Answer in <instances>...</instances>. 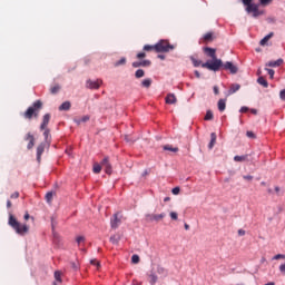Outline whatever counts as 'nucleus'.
Listing matches in <instances>:
<instances>
[{"mask_svg":"<svg viewBox=\"0 0 285 285\" xmlns=\"http://www.w3.org/2000/svg\"><path fill=\"white\" fill-rule=\"evenodd\" d=\"M204 52L213 60L202 63V68H206L207 70H212L213 72H218L219 68L224 66V62L222 61V59H217V50L210 47H205Z\"/></svg>","mask_w":285,"mask_h":285,"instance_id":"nucleus-1","label":"nucleus"},{"mask_svg":"<svg viewBox=\"0 0 285 285\" xmlns=\"http://www.w3.org/2000/svg\"><path fill=\"white\" fill-rule=\"evenodd\" d=\"M243 6H245V10L247 14H253V17H259L262 12L259 11V4L254 3L253 0H240ZM261 6H269L273 3V0H259Z\"/></svg>","mask_w":285,"mask_h":285,"instance_id":"nucleus-2","label":"nucleus"},{"mask_svg":"<svg viewBox=\"0 0 285 285\" xmlns=\"http://www.w3.org/2000/svg\"><path fill=\"white\" fill-rule=\"evenodd\" d=\"M9 226H11L18 235H26L30 230L28 225L19 223V220H17L12 215L9 216Z\"/></svg>","mask_w":285,"mask_h":285,"instance_id":"nucleus-3","label":"nucleus"},{"mask_svg":"<svg viewBox=\"0 0 285 285\" xmlns=\"http://www.w3.org/2000/svg\"><path fill=\"white\" fill-rule=\"evenodd\" d=\"M41 108H43V102H41V100L35 101L32 106L29 107L23 114L24 119H32V117L37 119V117H39Z\"/></svg>","mask_w":285,"mask_h":285,"instance_id":"nucleus-4","label":"nucleus"},{"mask_svg":"<svg viewBox=\"0 0 285 285\" xmlns=\"http://www.w3.org/2000/svg\"><path fill=\"white\" fill-rule=\"evenodd\" d=\"M175 50V45H170L168 40H160L156 43V52H170Z\"/></svg>","mask_w":285,"mask_h":285,"instance_id":"nucleus-5","label":"nucleus"},{"mask_svg":"<svg viewBox=\"0 0 285 285\" xmlns=\"http://www.w3.org/2000/svg\"><path fill=\"white\" fill-rule=\"evenodd\" d=\"M164 217H166V213H161V214H147L145 216L146 222H161V219H164Z\"/></svg>","mask_w":285,"mask_h":285,"instance_id":"nucleus-6","label":"nucleus"},{"mask_svg":"<svg viewBox=\"0 0 285 285\" xmlns=\"http://www.w3.org/2000/svg\"><path fill=\"white\" fill-rule=\"evenodd\" d=\"M121 213H116L114 214L111 220H110V225L111 228L117 229L119 228L120 224H121Z\"/></svg>","mask_w":285,"mask_h":285,"instance_id":"nucleus-7","label":"nucleus"},{"mask_svg":"<svg viewBox=\"0 0 285 285\" xmlns=\"http://www.w3.org/2000/svg\"><path fill=\"white\" fill-rule=\"evenodd\" d=\"M101 83H104L101 79L87 80V88H90V90H99V88L101 87Z\"/></svg>","mask_w":285,"mask_h":285,"instance_id":"nucleus-8","label":"nucleus"},{"mask_svg":"<svg viewBox=\"0 0 285 285\" xmlns=\"http://www.w3.org/2000/svg\"><path fill=\"white\" fill-rule=\"evenodd\" d=\"M225 70H229L232 75H237V71L239 70L237 66H235L233 62L227 61L222 66Z\"/></svg>","mask_w":285,"mask_h":285,"instance_id":"nucleus-9","label":"nucleus"},{"mask_svg":"<svg viewBox=\"0 0 285 285\" xmlns=\"http://www.w3.org/2000/svg\"><path fill=\"white\" fill-rule=\"evenodd\" d=\"M101 167L105 168V173L107 175H112V166L110 165V161L108 160V157H105L102 159Z\"/></svg>","mask_w":285,"mask_h":285,"instance_id":"nucleus-10","label":"nucleus"},{"mask_svg":"<svg viewBox=\"0 0 285 285\" xmlns=\"http://www.w3.org/2000/svg\"><path fill=\"white\" fill-rule=\"evenodd\" d=\"M26 141H29V144L27 145L28 150H32V148H35V136H32V134H27V136L24 137Z\"/></svg>","mask_w":285,"mask_h":285,"instance_id":"nucleus-11","label":"nucleus"},{"mask_svg":"<svg viewBox=\"0 0 285 285\" xmlns=\"http://www.w3.org/2000/svg\"><path fill=\"white\" fill-rule=\"evenodd\" d=\"M45 150H46V144L41 142L37 147V161H41V156L43 155Z\"/></svg>","mask_w":285,"mask_h":285,"instance_id":"nucleus-12","label":"nucleus"},{"mask_svg":"<svg viewBox=\"0 0 285 285\" xmlns=\"http://www.w3.org/2000/svg\"><path fill=\"white\" fill-rule=\"evenodd\" d=\"M50 124V114H46L42 118V124L40 125V130H46Z\"/></svg>","mask_w":285,"mask_h":285,"instance_id":"nucleus-13","label":"nucleus"},{"mask_svg":"<svg viewBox=\"0 0 285 285\" xmlns=\"http://www.w3.org/2000/svg\"><path fill=\"white\" fill-rule=\"evenodd\" d=\"M282 63H284V59H278V60H272L269 62L266 63V66H268L269 68H279V66H282Z\"/></svg>","mask_w":285,"mask_h":285,"instance_id":"nucleus-14","label":"nucleus"},{"mask_svg":"<svg viewBox=\"0 0 285 285\" xmlns=\"http://www.w3.org/2000/svg\"><path fill=\"white\" fill-rule=\"evenodd\" d=\"M75 124H77V126H81V124H86V121H90V116H82L81 118L77 117L73 118Z\"/></svg>","mask_w":285,"mask_h":285,"instance_id":"nucleus-15","label":"nucleus"},{"mask_svg":"<svg viewBox=\"0 0 285 285\" xmlns=\"http://www.w3.org/2000/svg\"><path fill=\"white\" fill-rule=\"evenodd\" d=\"M166 104L174 105L177 104V97L175 94H168L165 98Z\"/></svg>","mask_w":285,"mask_h":285,"instance_id":"nucleus-16","label":"nucleus"},{"mask_svg":"<svg viewBox=\"0 0 285 285\" xmlns=\"http://www.w3.org/2000/svg\"><path fill=\"white\" fill-rule=\"evenodd\" d=\"M215 144H217V134L212 132L210 134V142L208 144L209 150H213V148H215Z\"/></svg>","mask_w":285,"mask_h":285,"instance_id":"nucleus-17","label":"nucleus"},{"mask_svg":"<svg viewBox=\"0 0 285 285\" xmlns=\"http://www.w3.org/2000/svg\"><path fill=\"white\" fill-rule=\"evenodd\" d=\"M70 108H72V104H70V101H65V102H62L59 106L58 110H60V111H63V110L68 111V110H70Z\"/></svg>","mask_w":285,"mask_h":285,"instance_id":"nucleus-18","label":"nucleus"},{"mask_svg":"<svg viewBox=\"0 0 285 285\" xmlns=\"http://www.w3.org/2000/svg\"><path fill=\"white\" fill-rule=\"evenodd\" d=\"M142 50L145 52H157L156 45H145Z\"/></svg>","mask_w":285,"mask_h":285,"instance_id":"nucleus-19","label":"nucleus"},{"mask_svg":"<svg viewBox=\"0 0 285 285\" xmlns=\"http://www.w3.org/2000/svg\"><path fill=\"white\" fill-rule=\"evenodd\" d=\"M274 33L271 32L267 36H265L262 40H261V46H266L268 43V41H271V39H273Z\"/></svg>","mask_w":285,"mask_h":285,"instance_id":"nucleus-20","label":"nucleus"},{"mask_svg":"<svg viewBox=\"0 0 285 285\" xmlns=\"http://www.w3.org/2000/svg\"><path fill=\"white\" fill-rule=\"evenodd\" d=\"M153 86V79L151 78H146L141 81V87L142 88H150Z\"/></svg>","mask_w":285,"mask_h":285,"instance_id":"nucleus-21","label":"nucleus"},{"mask_svg":"<svg viewBox=\"0 0 285 285\" xmlns=\"http://www.w3.org/2000/svg\"><path fill=\"white\" fill-rule=\"evenodd\" d=\"M218 110L220 112H224V110H226V99H219L218 100Z\"/></svg>","mask_w":285,"mask_h":285,"instance_id":"nucleus-22","label":"nucleus"},{"mask_svg":"<svg viewBox=\"0 0 285 285\" xmlns=\"http://www.w3.org/2000/svg\"><path fill=\"white\" fill-rule=\"evenodd\" d=\"M213 39H215V35H214L213 32H207V33H205V36H204V41H205L206 43L213 41Z\"/></svg>","mask_w":285,"mask_h":285,"instance_id":"nucleus-23","label":"nucleus"},{"mask_svg":"<svg viewBox=\"0 0 285 285\" xmlns=\"http://www.w3.org/2000/svg\"><path fill=\"white\" fill-rule=\"evenodd\" d=\"M239 88H242V86L239 83H233L229 89V95H235V92H237V90H239Z\"/></svg>","mask_w":285,"mask_h":285,"instance_id":"nucleus-24","label":"nucleus"},{"mask_svg":"<svg viewBox=\"0 0 285 285\" xmlns=\"http://www.w3.org/2000/svg\"><path fill=\"white\" fill-rule=\"evenodd\" d=\"M164 150H169L170 153H179V148L178 147H171L170 145H165L163 147Z\"/></svg>","mask_w":285,"mask_h":285,"instance_id":"nucleus-25","label":"nucleus"},{"mask_svg":"<svg viewBox=\"0 0 285 285\" xmlns=\"http://www.w3.org/2000/svg\"><path fill=\"white\" fill-rule=\"evenodd\" d=\"M257 83H259L261 86H263L264 88H268V81L264 78V77H259L257 79Z\"/></svg>","mask_w":285,"mask_h":285,"instance_id":"nucleus-26","label":"nucleus"},{"mask_svg":"<svg viewBox=\"0 0 285 285\" xmlns=\"http://www.w3.org/2000/svg\"><path fill=\"white\" fill-rule=\"evenodd\" d=\"M120 240H121L120 235H114V236L110 237L111 244H119Z\"/></svg>","mask_w":285,"mask_h":285,"instance_id":"nucleus-27","label":"nucleus"},{"mask_svg":"<svg viewBox=\"0 0 285 285\" xmlns=\"http://www.w3.org/2000/svg\"><path fill=\"white\" fill-rule=\"evenodd\" d=\"M59 90H61V86H59V85H55L53 87L50 88L51 95H57V92H59Z\"/></svg>","mask_w":285,"mask_h":285,"instance_id":"nucleus-28","label":"nucleus"},{"mask_svg":"<svg viewBox=\"0 0 285 285\" xmlns=\"http://www.w3.org/2000/svg\"><path fill=\"white\" fill-rule=\"evenodd\" d=\"M145 75H146V72L144 71V69H138V70L135 72L136 79H141V77H144Z\"/></svg>","mask_w":285,"mask_h":285,"instance_id":"nucleus-29","label":"nucleus"},{"mask_svg":"<svg viewBox=\"0 0 285 285\" xmlns=\"http://www.w3.org/2000/svg\"><path fill=\"white\" fill-rule=\"evenodd\" d=\"M115 68H119V66H126V58H121L120 60L114 63Z\"/></svg>","mask_w":285,"mask_h":285,"instance_id":"nucleus-30","label":"nucleus"},{"mask_svg":"<svg viewBox=\"0 0 285 285\" xmlns=\"http://www.w3.org/2000/svg\"><path fill=\"white\" fill-rule=\"evenodd\" d=\"M214 115L210 110H207L205 115V121H213Z\"/></svg>","mask_w":285,"mask_h":285,"instance_id":"nucleus-31","label":"nucleus"},{"mask_svg":"<svg viewBox=\"0 0 285 285\" xmlns=\"http://www.w3.org/2000/svg\"><path fill=\"white\" fill-rule=\"evenodd\" d=\"M149 284H151V285L157 284V275H155V274L149 275Z\"/></svg>","mask_w":285,"mask_h":285,"instance_id":"nucleus-32","label":"nucleus"},{"mask_svg":"<svg viewBox=\"0 0 285 285\" xmlns=\"http://www.w3.org/2000/svg\"><path fill=\"white\" fill-rule=\"evenodd\" d=\"M191 63H194L195 68H199V65L202 63L200 60H197L194 56L190 57Z\"/></svg>","mask_w":285,"mask_h":285,"instance_id":"nucleus-33","label":"nucleus"},{"mask_svg":"<svg viewBox=\"0 0 285 285\" xmlns=\"http://www.w3.org/2000/svg\"><path fill=\"white\" fill-rule=\"evenodd\" d=\"M151 61L150 60H142L140 61V66L141 68H148L149 66H151Z\"/></svg>","mask_w":285,"mask_h":285,"instance_id":"nucleus-34","label":"nucleus"},{"mask_svg":"<svg viewBox=\"0 0 285 285\" xmlns=\"http://www.w3.org/2000/svg\"><path fill=\"white\" fill-rule=\"evenodd\" d=\"M94 173H95L96 175H99V173H101V165L95 164V165H94Z\"/></svg>","mask_w":285,"mask_h":285,"instance_id":"nucleus-35","label":"nucleus"},{"mask_svg":"<svg viewBox=\"0 0 285 285\" xmlns=\"http://www.w3.org/2000/svg\"><path fill=\"white\" fill-rule=\"evenodd\" d=\"M55 279L56 282H59L61 284V272L59 271L55 272Z\"/></svg>","mask_w":285,"mask_h":285,"instance_id":"nucleus-36","label":"nucleus"},{"mask_svg":"<svg viewBox=\"0 0 285 285\" xmlns=\"http://www.w3.org/2000/svg\"><path fill=\"white\" fill-rule=\"evenodd\" d=\"M132 264H139V255L135 254L131 256Z\"/></svg>","mask_w":285,"mask_h":285,"instance_id":"nucleus-37","label":"nucleus"},{"mask_svg":"<svg viewBox=\"0 0 285 285\" xmlns=\"http://www.w3.org/2000/svg\"><path fill=\"white\" fill-rule=\"evenodd\" d=\"M234 161H246V156H235Z\"/></svg>","mask_w":285,"mask_h":285,"instance_id":"nucleus-38","label":"nucleus"},{"mask_svg":"<svg viewBox=\"0 0 285 285\" xmlns=\"http://www.w3.org/2000/svg\"><path fill=\"white\" fill-rule=\"evenodd\" d=\"M46 200L48 204H50V202H52V191L47 193Z\"/></svg>","mask_w":285,"mask_h":285,"instance_id":"nucleus-39","label":"nucleus"},{"mask_svg":"<svg viewBox=\"0 0 285 285\" xmlns=\"http://www.w3.org/2000/svg\"><path fill=\"white\" fill-rule=\"evenodd\" d=\"M76 242H77V244L79 245V244L86 242V237H83V236H78V237L76 238Z\"/></svg>","mask_w":285,"mask_h":285,"instance_id":"nucleus-40","label":"nucleus"},{"mask_svg":"<svg viewBox=\"0 0 285 285\" xmlns=\"http://www.w3.org/2000/svg\"><path fill=\"white\" fill-rule=\"evenodd\" d=\"M169 215H170V218H171V219H174L175 222H177V219H178L177 213L171 212Z\"/></svg>","mask_w":285,"mask_h":285,"instance_id":"nucleus-41","label":"nucleus"},{"mask_svg":"<svg viewBox=\"0 0 285 285\" xmlns=\"http://www.w3.org/2000/svg\"><path fill=\"white\" fill-rule=\"evenodd\" d=\"M90 264H92L94 266H97V268H99V266H101V264L97 259H91Z\"/></svg>","mask_w":285,"mask_h":285,"instance_id":"nucleus-42","label":"nucleus"},{"mask_svg":"<svg viewBox=\"0 0 285 285\" xmlns=\"http://www.w3.org/2000/svg\"><path fill=\"white\" fill-rule=\"evenodd\" d=\"M273 259H285V255L284 254H277L273 257Z\"/></svg>","mask_w":285,"mask_h":285,"instance_id":"nucleus-43","label":"nucleus"},{"mask_svg":"<svg viewBox=\"0 0 285 285\" xmlns=\"http://www.w3.org/2000/svg\"><path fill=\"white\" fill-rule=\"evenodd\" d=\"M45 131H43V137L46 138V139H48V137L50 136V129H48V128H46V129H43Z\"/></svg>","mask_w":285,"mask_h":285,"instance_id":"nucleus-44","label":"nucleus"},{"mask_svg":"<svg viewBox=\"0 0 285 285\" xmlns=\"http://www.w3.org/2000/svg\"><path fill=\"white\" fill-rule=\"evenodd\" d=\"M137 59H146V52L137 53Z\"/></svg>","mask_w":285,"mask_h":285,"instance_id":"nucleus-45","label":"nucleus"},{"mask_svg":"<svg viewBox=\"0 0 285 285\" xmlns=\"http://www.w3.org/2000/svg\"><path fill=\"white\" fill-rule=\"evenodd\" d=\"M266 70L268 72L271 79H273V77H275V70H273V69H266Z\"/></svg>","mask_w":285,"mask_h":285,"instance_id":"nucleus-46","label":"nucleus"},{"mask_svg":"<svg viewBox=\"0 0 285 285\" xmlns=\"http://www.w3.org/2000/svg\"><path fill=\"white\" fill-rule=\"evenodd\" d=\"M10 198L11 199H19V191H14L13 194H11Z\"/></svg>","mask_w":285,"mask_h":285,"instance_id":"nucleus-47","label":"nucleus"},{"mask_svg":"<svg viewBox=\"0 0 285 285\" xmlns=\"http://www.w3.org/2000/svg\"><path fill=\"white\" fill-rule=\"evenodd\" d=\"M132 68H141V61L132 62Z\"/></svg>","mask_w":285,"mask_h":285,"instance_id":"nucleus-48","label":"nucleus"},{"mask_svg":"<svg viewBox=\"0 0 285 285\" xmlns=\"http://www.w3.org/2000/svg\"><path fill=\"white\" fill-rule=\"evenodd\" d=\"M246 136L249 137V139H255V134L253 131H247Z\"/></svg>","mask_w":285,"mask_h":285,"instance_id":"nucleus-49","label":"nucleus"},{"mask_svg":"<svg viewBox=\"0 0 285 285\" xmlns=\"http://www.w3.org/2000/svg\"><path fill=\"white\" fill-rule=\"evenodd\" d=\"M171 193H173V195H178L180 193L179 187L173 188Z\"/></svg>","mask_w":285,"mask_h":285,"instance_id":"nucleus-50","label":"nucleus"},{"mask_svg":"<svg viewBox=\"0 0 285 285\" xmlns=\"http://www.w3.org/2000/svg\"><path fill=\"white\" fill-rule=\"evenodd\" d=\"M279 97L283 101H285V89H283L281 92H279Z\"/></svg>","mask_w":285,"mask_h":285,"instance_id":"nucleus-51","label":"nucleus"},{"mask_svg":"<svg viewBox=\"0 0 285 285\" xmlns=\"http://www.w3.org/2000/svg\"><path fill=\"white\" fill-rule=\"evenodd\" d=\"M243 179H246L247 181H253V176L252 175L243 176Z\"/></svg>","mask_w":285,"mask_h":285,"instance_id":"nucleus-52","label":"nucleus"},{"mask_svg":"<svg viewBox=\"0 0 285 285\" xmlns=\"http://www.w3.org/2000/svg\"><path fill=\"white\" fill-rule=\"evenodd\" d=\"M238 235H239V237H244V235H246V230L238 229Z\"/></svg>","mask_w":285,"mask_h":285,"instance_id":"nucleus-53","label":"nucleus"},{"mask_svg":"<svg viewBox=\"0 0 285 285\" xmlns=\"http://www.w3.org/2000/svg\"><path fill=\"white\" fill-rule=\"evenodd\" d=\"M278 268H279L281 273H285V263L279 265Z\"/></svg>","mask_w":285,"mask_h":285,"instance_id":"nucleus-54","label":"nucleus"},{"mask_svg":"<svg viewBox=\"0 0 285 285\" xmlns=\"http://www.w3.org/2000/svg\"><path fill=\"white\" fill-rule=\"evenodd\" d=\"M214 94H215V95H219V87L214 86Z\"/></svg>","mask_w":285,"mask_h":285,"instance_id":"nucleus-55","label":"nucleus"},{"mask_svg":"<svg viewBox=\"0 0 285 285\" xmlns=\"http://www.w3.org/2000/svg\"><path fill=\"white\" fill-rule=\"evenodd\" d=\"M247 110H248V107H242L239 111L240 112H246Z\"/></svg>","mask_w":285,"mask_h":285,"instance_id":"nucleus-56","label":"nucleus"},{"mask_svg":"<svg viewBox=\"0 0 285 285\" xmlns=\"http://www.w3.org/2000/svg\"><path fill=\"white\" fill-rule=\"evenodd\" d=\"M7 208H12V202L10 200L7 202Z\"/></svg>","mask_w":285,"mask_h":285,"instance_id":"nucleus-57","label":"nucleus"},{"mask_svg":"<svg viewBox=\"0 0 285 285\" xmlns=\"http://www.w3.org/2000/svg\"><path fill=\"white\" fill-rule=\"evenodd\" d=\"M252 115H257V109H250Z\"/></svg>","mask_w":285,"mask_h":285,"instance_id":"nucleus-58","label":"nucleus"},{"mask_svg":"<svg viewBox=\"0 0 285 285\" xmlns=\"http://www.w3.org/2000/svg\"><path fill=\"white\" fill-rule=\"evenodd\" d=\"M158 59L164 60V59H166V56H164V55H158Z\"/></svg>","mask_w":285,"mask_h":285,"instance_id":"nucleus-59","label":"nucleus"},{"mask_svg":"<svg viewBox=\"0 0 285 285\" xmlns=\"http://www.w3.org/2000/svg\"><path fill=\"white\" fill-rule=\"evenodd\" d=\"M195 75H196L197 79H199V77H202V75L199 73V71H195Z\"/></svg>","mask_w":285,"mask_h":285,"instance_id":"nucleus-60","label":"nucleus"},{"mask_svg":"<svg viewBox=\"0 0 285 285\" xmlns=\"http://www.w3.org/2000/svg\"><path fill=\"white\" fill-rule=\"evenodd\" d=\"M24 219H26V220L30 219V214L27 213V214L24 215Z\"/></svg>","mask_w":285,"mask_h":285,"instance_id":"nucleus-61","label":"nucleus"},{"mask_svg":"<svg viewBox=\"0 0 285 285\" xmlns=\"http://www.w3.org/2000/svg\"><path fill=\"white\" fill-rule=\"evenodd\" d=\"M279 190H281V189H279V186H276V187H275V193L279 194Z\"/></svg>","mask_w":285,"mask_h":285,"instance_id":"nucleus-62","label":"nucleus"},{"mask_svg":"<svg viewBox=\"0 0 285 285\" xmlns=\"http://www.w3.org/2000/svg\"><path fill=\"white\" fill-rule=\"evenodd\" d=\"M265 285H275L274 282L266 283Z\"/></svg>","mask_w":285,"mask_h":285,"instance_id":"nucleus-63","label":"nucleus"},{"mask_svg":"<svg viewBox=\"0 0 285 285\" xmlns=\"http://www.w3.org/2000/svg\"><path fill=\"white\" fill-rule=\"evenodd\" d=\"M132 285H141V283L132 282Z\"/></svg>","mask_w":285,"mask_h":285,"instance_id":"nucleus-64","label":"nucleus"}]
</instances>
